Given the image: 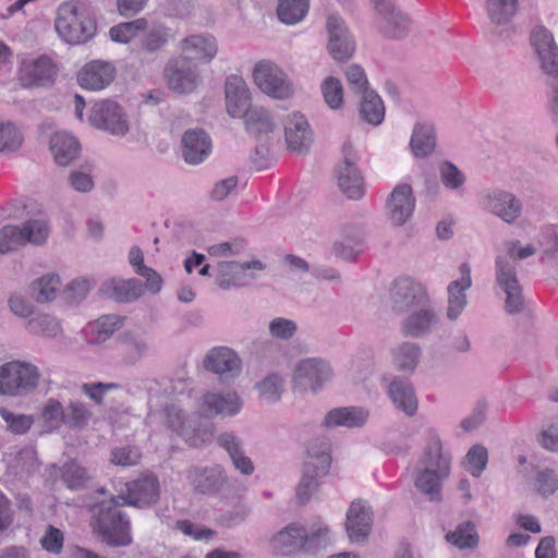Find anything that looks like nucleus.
Listing matches in <instances>:
<instances>
[{
  "label": "nucleus",
  "mask_w": 558,
  "mask_h": 558,
  "mask_svg": "<svg viewBox=\"0 0 558 558\" xmlns=\"http://www.w3.org/2000/svg\"><path fill=\"white\" fill-rule=\"evenodd\" d=\"M125 505V496L120 495L92 507L93 530L109 547H125L133 542L129 515L121 509Z\"/></svg>",
  "instance_id": "f257e3e1"
},
{
  "label": "nucleus",
  "mask_w": 558,
  "mask_h": 558,
  "mask_svg": "<svg viewBox=\"0 0 558 558\" xmlns=\"http://www.w3.org/2000/svg\"><path fill=\"white\" fill-rule=\"evenodd\" d=\"M506 252L496 256V282L506 293L505 310L509 314H519L524 310L522 288L517 276L515 259H525L535 254L536 250L529 244L520 247V241L511 240L505 243Z\"/></svg>",
  "instance_id": "f03ea898"
},
{
  "label": "nucleus",
  "mask_w": 558,
  "mask_h": 558,
  "mask_svg": "<svg viewBox=\"0 0 558 558\" xmlns=\"http://www.w3.org/2000/svg\"><path fill=\"white\" fill-rule=\"evenodd\" d=\"M329 530L319 527L307 531L299 523H290L269 539V547L277 556H294L300 553L316 554L329 543Z\"/></svg>",
  "instance_id": "7ed1b4c3"
},
{
  "label": "nucleus",
  "mask_w": 558,
  "mask_h": 558,
  "mask_svg": "<svg viewBox=\"0 0 558 558\" xmlns=\"http://www.w3.org/2000/svg\"><path fill=\"white\" fill-rule=\"evenodd\" d=\"M54 27L59 36L70 45L85 44L97 31L96 20L88 9L74 2H65L58 8Z\"/></svg>",
  "instance_id": "20e7f679"
},
{
  "label": "nucleus",
  "mask_w": 558,
  "mask_h": 558,
  "mask_svg": "<svg viewBox=\"0 0 558 558\" xmlns=\"http://www.w3.org/2000/svg\"><path fill=\"white\" fill-rule=\"evenodd\" d=\"M40 378L38 368L27 362L12 361L0 366V395L21 397L33 392Z\"/></svg>",
  "instance_id": "39448f33"
},
{
  "label": "nucleus",
  "mask_w": 558,
  "mask_h": 558,
  "mask_svg": "<svg viewBox=\"0 0 558 558\" xmlns=\"http://www.w3.org/2000/svg\"><path fill=\"white\" fill-rule=\"evenodd\" d=\"M163 80L168 88L178 94H190L202 82L196 62L186 54L168 60L163 69Z\"/></svg>",
  "instance_id": "423d86ee"
},
{
  "label": "nucleus",
  "mask_w": 558,
  "mask_h": 558,
  "mask_svg": "<svg viewBox=\"0 0 558 558\" xmlns=\"http://www.w3.org/2000/svg\"><path fill=\"white\" fill-rule=\"evenodd\" d=\"M49 234L48 222L44 219L27 220L22 228L7 225L0 230V253L13 252L27 242L43 244Z\"/></svg>",
  "instance_id": "0eeeda50"
},
{
  "label": "nucleus",
  "mask_w": 558,
  "mask_h": 558,
  "mask_svg": "<svg viewBox=\"0 0 558 558\" xmlns=\"http://www.w3.org/2000/svg\"><path fill=\"white\" fill-rule=\"evenodd\" d=\"M389 302L393 312L402 314L427 305L429 296L421 282L410 277H399L390 286Z\"/></svg>",
  "instance_id": "6e6552de"
},
{
  "label": "nucleus",
  "mask_w": 558,
  "mask_h": 558,
  "mask_svg": "<svg viewBox=\"0 0 558 558\" xmlns=\"http://www.w3.org/2000/svg\"><path fill=\"white\" fill-rule=\"evenodd\" d=\"M253 78L258 88L272 98L287 99L294 93L293 84L287 74L271 61L257 62L253 70Z\"/></svg>",
  "instance_id": "1a4fd4ad"
},
{
  "label": "nucleus",
  "mask_w": 558,
  "mask_h": 558,
  "mask_svg": "<svg viewBox=\"0 0 558 558\" xmlns=\"http://www.w3.org/2000/svg\"><path fill=\"white\" fill-rule=\"evenodd\" d=\"M342 156L336 171L339 189L348 198L360 199L365 192L364 178L356 166L357 153L350 142L343 144Z\"/></svg>",
  "instance_id": "9d476101"
},
{
  "label": "nucleus",
  "mask_w": 558,
  "mask_h": 558,
  "mask_svg": "<svg viewBox=\"0 0 558 558\" xmlns=\"http://www.w3.org/2000/svg\"><path fill=\"white\" fill-rule=\"evenodd\" d=\"M375 13L380 17L379 33L389 39H402L410 31V17L389 0H372Z\"/></svg>",
  "instance_id": "9b49d317"
},
{
  "label": "nucleus",
  "mask_w": 558,
  "mask_h": 558,
  "mask_svg": "<svg viewBox=\"0 0 558 558\" xmlns=\"http://www.w3.org/2000/svg\"><path fill=\"white\" fill-rule=\"evenodd\" d=\"M89 122L95 128L113 135H124L129 131V122L123 109L111 99H105L94 105Z\"/></svg>",
  "instance_id": "f8f14e48"
},
{
  "label": "nucleus",
  "mask_w": 558,
  "mask_h": 558,
  "mask_svg": "<svg viewBox=\"0 0 558 558\" xmlns=\"http://www.w3.org/2000/svg\"><path fill=\"white\" fill-rule=\"evenodd\" d=\"M531 44L546 81L558 77V47L553 34L543 26L535 27L531 34Z\"/></svg>",
  "instance_id": "ddd939ff"
},
{
  "label": "nucleus",
  "mask_w": 558,
  "mask_h": 558,
  "mask_svg": "<svg viewBox=\"0 0 558 558\" xmlns=\"http://www.w3.org/2000/svg\"><path fill=\"white\" fill-rule=\"evenodd\" d=\"M328 51L339 62L352 58L355 52V41L345 25V22L337 15H329L327 19Z\"/></svg>",
  "instance_id": "4468645a"
},
{
  "label": "nucleus",
  "mask_w": 558,
  "mask_h": 558,
  "mask_svg": "<svg viewBox=\"0 0 558 558\" xmlns=\"http://www.w3.org/2000/svg\"><path fill=\"white\" fill-rule=\"evenodd\" d=\"M203 366L206 371L217 374L222 381H226L240 375L242 361L232 349L216 347L207 352Z\"/></svg>",
  "instance_id": "2eb2a0df"
},
{
  "label": "nucleus",
  "mask_w": 558,
  "mask_h": 558,
  "mask_svg": "<svg viewBox=\"0 0 558 558\" xmlns=\"http://www.w3.org/2000/svg\"><path fill=\"white\" fill-rule=\"evenodd\" d=\"M373 525V511L363 500L351 502L345 519V530L352 542H363L368 536Z\"/></svg>",
  "instance_id": "dca6fc26"
},
{
  "label": "nucleus",
  "mask_w": 558,
  "mask_h": 558,
  "mask_svg": "<svg viewBox=\"0 0 558 558\" xmlns=\"http://www.w3.org/2000/svg\"><path fill=\"white\" fill-rule=\"evenodd\" d=\"M141 34L138 51L149 56L158 54L175 38V33L165 23L160 21H148L147 19L146 27Z\"/></svg>",
  "instance_id": "f3484780"
},
{
  "label": "nucleus",
  "mask_w": 558,
  "mask_h": 558,
  "mask_svg": "<svg viewBox=\"0 0 558 558\" xmlns=\"http://www.w3.org/2000/svg\"><path fill=\"white\" fill-rule=\"evenodd\" d=\"M116 68L104 60H93L86 63L77 73V82L81 87L88 90L106 88L114 80Z\"/></svg>",
  "instance_id": "a211bd4d"
},
{
  "label": "nucleus",
  "mask_w": 558,
  "mask_h": 558,
  "mask_svg": "<svg viewBox=\"0 0 558 558\" xmlns=\"http://www.w3.org/2000/svg\"><path fill=\"white\" fill-rule=\"evenodd\" d=\"M332 376L330 366L319 359H305L298 363L294 371V383L317 390L324 383Z\"/></svg>",
  "instance_id": "6ab92c4d"
},
{
  "label": "nucleus",
  "mask_w": 558,
  "mask_h": 558,
  "mask_svg": "<svg viewBox=\"0 0 558 558\" xmlns=\"http://www.w3.org/2000/svg\"><path fill=\"white\" fill-rule=\"evenodd\" d=\"M284 137L288 148L298 154H304L313 143V133L305 117L294 112L288 116L284 123Z\"/></svg>",
  "instance_id": "aec40b11"
},
{
  "label": "nucleus",
  "mask_w": 558,
  "mask_h": 558,
  "mask_svg": "<svg viewBox=\"0 0 558 558\" xmlns=\"http://www.w3.org/2000/svg\"><path fill=\"white\" fill-rule=\"evenodd\" d=\"M415 198L409 184H398L387 202L388 217L395 226L404 225L413 214Z\"/></svg>",
  "instance_id": "412c9836"
},
{
  "label": "nucleus",
  "mask_w": 558,
  "mask_h": 558,
  "mask_svg": "<svg viewBox=\"0 0 558 558\" xmlns=\"http://www.w3.org/2000/svg\"><path fill=\"white\" fill-rule=\"evenodd\" d=\"M410 312L401 324V330L408 337L420 338L428 335L439 322L438 314L429 303Z\"/></svg>",
  "instance_id": "4be33fe9"
},
{
  "label": "nucleus",
  "mask_w": 558,
  "mask_h": 558,
  "mask_svg": "<svg viewBox=\"0 0 558 558\" xmlns=\"http://www.w3.org/2000/svg\"><path fill=\"white\" fill-rule=\"evenodd\" d=\"M182 156L185 162L198 165L203 162L211 151V140L202 129H193L184 132L182 136Z\"/></svg>",
  "instance_id": "5701e85b"
},
{
  "label": "nucleus",
  "mask_w": 558,
  "mask_h": 558,
  "mask_svg": "<svg viewBox=\"0 0 558 558\" xmlns=\"http://www.w3.org/2000/svg\"><path fill=\"white\" fill-rule=\"evenodd\" d=\"M159 498V482L154 475H144L128 484L126 505L148 507Z\"/></svg>",
  "instance_id": "b1692460"
},
{
  "label": "nucleus",
  "mask_w": 558,
  "mask_h": 558,
  "mask_svg": "<svg viewBox=\"0 0 558 558\" xmlns=\"http://www.w3.org/2000/svg\"><path fill=\"white\" fill-rule=\"evenodd\" d=\"M461 278L450 282L448 286L447 317L456 320L466 305L465 291L472 286L471 268L468 263L461 264Z\"/></svg>",
  "instance_id": "393cba45"
},
{
  "label": "nucleus",
  "mask_w": 558,
  "mask_h": 558,
  "mask_svg": "<svg viewBox=\"0 0 558 558\" xmlns=\"http://www.w3.org/2000/svg\"><path fill=\"white\" fill-rule=\"evenodd\" d=\"M227 111L231 117H242L252 107L245 81L236 75L229 76L225 85Z\"/></svg>",
  "instance_id": "a878e982"
},
{
  "label": "nucleus",
  "mask_w": 558,
  "mask_h": 558,
  "mask_svg": "<svg viewBox=\"0 0 558 558\" xmlns=\"http://www.w3.org/2000/svg\"><path fill=\"white\" fill-rule=\"evenodd\" d=\"M487 208L506 223H512L521 215L522 203L512 193L499 191L487 196Z\"/></svg>",
  "instance_id": "bb28decb"
},
{
  "label": "nucleus",
  "mask_w": 558,
  "mask_h": 558,
  "mask_svg": "<svg viewBox=\"0 0 558 558\" xmlns=\"http://www.w3.org/2000/svg\"><path fill=\"white\" fill-rule=\"evenodd\" d=\"M186 478L198 494L216 493L225 482L222 470L218 466H192L187 470Z\"/></svg>",
  "instance_id": "cd10ccee"
},
{
  "label": "nucleus",
  "mask_w": 558,
  "mask_h": 558,
  "mask_svg": "<svg viewBox=\"0 0 558 558\" xmlns=\"http://www.w3.org/2000/svg\"><path fill=\"white\" fill-rule=\"evenodd\" d=\"M182 52L190 53L194 60L209 63L218 52L217 40L209 34H196L180 41Z\"/></svg>",
  "instance_id": "c85d7f7f"
},
{
  "label": "nucleus",
  "mask_w": 558,
  "mask_h": 558,
  "mask_svg": "<svg viewBox=\"0 0 558 558\" xmlns=\"http://www.w3.org/2000/svg\"><path fill=\"white\" fill-rule=\"evenodd\" d=\"M418 463L422 469H429L442 476H449L451 457L444 452L442 444L437 435L430 436Z\"/></svg>",
  "instance_id": "c756f323"
},
{
  "label": "nucleus",
  "mask_w": 558,
  "mask_h": 558,
  "mask_svg": "<svg viewBox=\"0 0 558 558\" xmlns=\"http://www.w3.org/2000/svg\"><path fill=\"white\" fill-rule=\"evenodd\" d=\"M50 150L54 161L62 167L72 163L81 153L78 141L66 132H56L50 138Z\"/></svg>",
  "instance_id": "7c9ffc66"
},
{
  "label": "nucleus",
  "mask_w": 558,
  "mask_h": 558,
  "mask_svg": "<svg viewBox=\"0 0 558 558\" xmlns=\"http://www.w3.org/2000/svg\"><path fill=\"white\" fill-rule=\"evenodd\" d=\"M388 395L395 407L408 416H413L417 411V398L412 385L404 379L395 377L388 385Z\"/></svg>",
  "instance_id": "2f4dec72"
},
{
  "label": "nucleus",
  "mask_w": 558,
  "mask_h": 558,
  "mask_svg": "<svg viewBox=\"0 0 558 558\" xmlns=\"http://www.w3.org/2000/svg\"><path fill=\"white\" fill-rule=\"evenodd\" d=\"M203 401L209 415L231 416L236 414L242 407L241 399L235 392H208L203 397Z\"/></svg>",
  "instance_id": "473e14b6"
},
{
  "label": "nucleus",
  "mask_w": 558,
  "mask_h": 558,
  "mask_svg": "<svg viewBox=\"0 0 558 558\" xmlns=\"http://www.w3.org/2000/svg\"><path fill=\"white\" fill-rule=\"evenodd\" d=\"M368 417V412L363 408H337L329 411L324 420L326 427L344 426L348 428L361 427Z\"/></svg>",
  "instance_id": "72a5a7b5"
},
{
  "label": "nucleus",
  "mask_w": 558,
  "mask_h": 558,
  "mask_svg": "<svg viewBox=\"0 0 558 558\" xmlns=\"http://www.w3.org/2000/svg\"><path fill=\"white\" fill-rule=\"evenodd\" d=\"M264 268L265 265L259 260L248 263L221 262L218 264L219 272L223 277H230V279L221 280L219 286L222 288H228L231 283L235 286H244L246 283L245 277H248L250 280L255 278L253 275H246L247 270H263Z\"/></svg>",
  "instance_id": "f704fd0d"
},
{
  "label": "nucleus",
  "mask_w": 558,
  "mask_h": 558,
  "mask_svg": "<svg viewBox=\"0 0 558 558\" xmlns=\"http://www.w3.org/2000/svg\"><path fill=\"white\" fill-rule=\"evenodd\" d=\"M123 361L128 365H134L141 361L148 351V343L142 333L126 330L119 335Z\"/></svg>",
  "instance_id": "c9c22d12"
},
{
  "label": "nucleus",
  "mask_w": 558,
  "mask_h": 558,
  "mask_svg": "<svg viewBox=\"0 0 558 558\" xmlns=\"http://www.w3.org/2000/svg\"><path fill=\"white\" fill-rule=\"evenodd\" d=\"M422 356L421 347L414 342H402L392 351V363L397 371L412 374Z\"/></svg>",
  "instance_id": "e433bc0d"
},
{
  "label": "nucleus",
  "mask_w": 558,
  "mask_h": 558,
  "mask_svg": "<svg viewBox=\"0 0 558 558\" xmlns=\"http://www.w3.org/2000/svg\"><path fill=\"white\" fill-rule=\"evenodd\" d=\"M447 477L429 469H421L417 471L414 485L429 501L438 502L441 500L442 482Z\"/></svg>",
  "instance_id": "4c0bfd02"
},
{
  "label": "nucleus",
  "mask_w": 558,
  "mask_h": 558,
  "mask_svg": "<svg viewBox=\"0 0 558 558\" xmlns=\"http://www.w3.org/2000/svg\"><path fill=\"white\" fill-rule=\"evenodd\" d=\"M361 118L372 125H379L385 117V106L379 95L368 89L361 94L360 100Z\"/></svg>",
  "instance_id": "58836bf2"
},
{
  "label": "nucleus",
  "mask_w": 558,
  "mask_h": 558,
  "mask_svg": "<svg viewBox=\"0 0 558 558\" xmlns=\"http://www.w3.org/2000/svg\"><path fill=\"white\" fill-rule=\"evenodd\" d=\"M412 153L415 157H426L436 146V137L433 125L418 123L414 126L410 141Z\"/></svg>",
  "instance_id": "ea45409f"
},
{
  "label": "nucleus",
  "mask_w": 558,
  "mask_h": 558,
  "mask_svg": "<svg viewBox=\"0 0 558 558\" xmlns=\"http://www.w3.org/2000/svg\"><path fill=\"white\" fill-rule=\"evenodd\" d=\"M60 476L66 487L73 490L85 488L93 478L90 471L75 460H70L61 466Z\"/></svg>",
  "instance_id": "a19ab883"
},
{
  "label": "nucleus",
  "mask_w": 558,
  "mask_h": 558,
  "mask_svg": "<svg viewBox=\"0 0 558 558\" xmlns=\"http://www.w3.org/2000/svg\"><path fill=\"white\" fill-rule=\"evenodd\" d=\"M330 444L325 438L312 440L307 446V460L304 464H312L318 474H327L330 468Z\"/></svg>",
  "instance_id": "79ce46f5"
},
{
  "label": "nucleus",
  "mask_w": 558,
  "mask_h": 558,
  "mask_svg": "<svg viewBox=\"0 0 558 558\" xmlns=\"http://www.w3.org/2000/svg\"><path fill=\"white\" fill-rule=\"evenodd\" d=\"M246 128L256 134H268L274 131L275 123L269 113L257 106L250 107L243 114Z\"/></svg>",
  "instance_id": "37998d69"
},
{
  "label": "nucleus",
  "mask_w": 558,
  "mask_h": 558,
  "mask_svg": "<svg viewBox=\"0 0 558 558\" xmlns=\"http://www.w3.org/2000/svg\"><path fill=\"white\" fill-rule=\"evenodd\" d=\"M518 0H486L488 19L495 25H505L518 11Z\"/></svg>",
  "instance_id": "c03bdc74"
},
{
  "label": "nucleus",
  "mask_w": 558,
  "mask_h": 558,
  "mask_svg": "<svg viewBox=\"0 0 558 558\" xmlns=\"http://www.w3.org/2000/svg\"><path fill=\"white\" fill-rule=\"evenodd\" d=\"M29 85H45L56 74V68L50 58L41 56L25 68Z\"/></svg>",
  "instance_id": "a18cd8bd"
},
{
  "label": "nucleus",
  "mask_w": 558,
  "mask_h": 558,
  "mask_svg": "<svg viewBox=\"0 0 558 558\" xmlns=\"http://www.w3.org/2000/svg\"><path fill=\"white\" fill-rule=\"evenodd\" d=\"M446 541L460 549L475 548L478 544L475 524L471 521L460 523L454 531L446 534Z\"/></svg>",
  "instance_id": "49530a36"
},
{
  "label": "nucleus",
  "mask_w": 558,
  "mask_h": 558,
  "mask_svg": "<svg viewBox=\"0 0 558 558\" xmlns=\"http://www.w3.org/2000/svg\"><path fill=\"white\" fill-rule=\"evenodd\" d=\"M92 416L93 413L82 401L72 400L64 407V425L70 429H84Z\"/></svg>",
  "instance_id": "de8ad7c7"
},
{
  "label": "nucleus",
  "mask_w": 558,
  "mask_h": 558,
  "mask_svg": "<svg viewBox=\"0 0 558 558\" xmlns=\"http://www.w3.org/2000/svg\"><path fill=\"white\" fill-rule=\"evenodd\" d=\"M326 474H318V470L312 464H304L300 483L296 486V499L300 504H305L311 496L318 489L319 480Z\"/></svg>",
  "instance_id": "09e8293b"
},
{
  "label": "nucleus",
  "mask_w": 558,
  "mask_h": 558,
  "mask_svg": "<svg viewBox=\"0 0 558 558\" xmlns=\"http://www.w3.org/2000/svg\"><path fill=\"white\" fill-rule=\"evenodd\" d=\"M308 11V0H278L277 15L284 24H295Z\"/></svg>",
  "instance_id": "8fccbe9b"
},
{
  "label": "nucleus",
  "mask_w": 558,
  "mask_h": 558,
  "mask_svg": "<svg viewBox=\"0 0 558 558\" xmlns=\"http://www.w3.org/2000/svg\"><path fill=\"white\" fill-rule=\"evenodd\" d=\"M110 287L112 291L109 296L123 303L138 299L144 292L143 284L138 279L112 280Z\"/></svg>",
  "instance_id": "3c124183"
},
{
  "label": "nucleus",
  "mask_w": 558,
  "mask_h": 558,
  "mask_svg": "<svg viewBox=\"0 0 558 558\" xmlns=\"http://www.w3.org/2000/svg\"><path fill=\"white\" fill-rule=\"evenodd\" d=\"M146 27V19L138 17L130 22L119 23L109 29L111 40L119 44H129Z\"/></svg>",
  "instance_id": "603ef678"
},
{
  "label": "nucleus",
  "mask_w": 558,
  "mask_h": 558,
  "mask_svg": "<svg viewBox=\"0 0 558 558\" xmlns=\"http://www.w3.org/2000/svg\"><path fill=\"white\" fill-rule=\"evenodd\" d=\"M60 286V278L57 275H48L39 278L32 284L33 298L38 303L52 301Z\"/></svg>",
  "instance_id": "864d4df0"
},
{
  "label": "nucleus",
  "mask_w": 558,
  "mask_h": 558,
  "mask_svg": "<svg viewBox=\"0 0 558 558\" xmlns=\"http://www.w3.org/2000/svg\"><path fill=\"white\" fill-rule=\"evenodd\" d=\"M320 90L326 105L331 110H339L343 106V86L339 78L333 76L326 77L322 85Z\"/></svg>",
  "instance_id": "5fc2aeb1"
},
{
  "label": "nucleus",
  "mask_w": 558,
  "mask_h": 558,
  "mask_svg": "<svg viewBox=\"0 0 558 558\" xmlns=\"http://www.w3.org/2000/svg\"><path fill=\"white\" fill-rule=\"evenodd\" d=\"M23 142V136L14 123L0 120V153L16 151Z\"/></svg>",
  "instance_id": "6e6d98bb"
},
{
  "label": "nucleus",
  "mask_w": 558,
  "mask_h": 558,
  "mask_svg": "<svg viewBox=\"0 0 558 558\" xmlns=\"http://www.w3.org/2000/svg\"><path fill=\"white\" fill-rule=\"evenodd\" d=\"M487 462L488 451L482 445L472 446L464 458L466 471L476 477L486 469Z\"/></svg>",
  "instance_id": "4d7b16f0"
},
{
  "label": "nucleus",
  "mask_w": 558,
  "mask_h": 558,
  "mask_svg": "<svg viewBox=\"0 0 558 558\" xmlns=\"http://www.w3.org/2000/svg\"><path fill=\"white\" fill-rule=\"evenodd\" d=\"M41 417L49 432L57 430L64 425V407L57 399H49L41 411Z\"/></svg>",
  "instance_id": "13d9d810"
},
{
  "label": "nucleus",
  "mask_w": 558,
  "mask_h": 558,
  "mask_svg": "<svg viewBox=\"0 0 558 558\" xmlns=\"http://www.w3.org/2000/svg\"><path fill=\"white\" fill-rule=\"evenodd\" d=\"M123 318L117 315H105L101 316L93 326V332L95 333L94 341L101 343L106 341L121 325Z\"/></svg>",
  "instance_id": "bf43d9fd"
},
{
  "label": "nucleus",
  "mask_w": 558,
  "mask_h": 558,
  "mask_svg": "<svg viewBox=\"0 0 558 558\" xmlns=\"http://www.w3.org/2000/svg\"><path fill=\"white\" fill-rule=\"evenodd\" d=\"M439 177L442 184L453 191H459L465 183V175L452 162L444 161L439 165Z\"/></svg>",
  "instance_id": "052dcab7"
},
{
  "label": "nucleus",
  "mask_w": 558,
  "mask_h": 558,
  "mask_svg": "<svg viewBox=\"0 0 558 558\" xmlns=\"http://www.w3.org/2000/svg\"><path fill=\"white\" fill-rule=\"evenodd\" d=\"M27 329L35 335L54 337L60 330L58 322L47 314H39L27 322Z\"/></svg>",
  "instance_id": "680f3d73"
},
{
  "label": "nucleus",
  "mask_w": 558,
  "mask_h": 558,
  "mask_svg": "<svg viewBox=\"0 0 558 558\" xmlns=\"http://www.w3.org/2000/svg\"><path fill=\"white\" fill-rule=\"evenodd\" d=\"M282 386L283 379L278 374H270L256 385L260 397L270 402L280 399L283 391Z\"/></svg>",
  "instance_id": "e2e57ef3"
},
{
  "label": "nucleus",
  "mask_w": 558,
  "mask_h": 558,
  "mask_svg": "<svg viewBox=\"0 0 558 558\" xmlns=\"http://www.w3.org/2000/svg\"><path fill=\"white\" fill-rule=\"evenodd\" d=\"M165 411L169 426L172 429L180 432L184 437H186V440L191 446L199 447L205 442V439L199 437L198 435L187 437L184 430V413L181 410L177 409L173 405H170L167 407Z\"/></svg>",
  "instance_id": "0e129e2a"
},
{
  "label": "nucleus",
  "mask_w": 558,
  "mask_h": 558,
  "mask_svg": "<svg viewBox=\"0 0 558 558\" xmlns=\"http://www.w3.org/2000/svg\"><path fill=\"white\" fill-rule=\"evenodd\" d=\"M0 415L5 421L7 427L14 434H25L34 423L31 415L14 414L5 408H0Z\"/></svg>",
  "instance_id": "69168bd1"
},
{
  "label": "nucleus",
  "mask_w": 558,
  "mask_h": 558,
  "mask_svg": "<svg viewBox=\"0 0 558 558\" xmlns=\"http://www.w3.org/2000/svg\"><path fill=\"white\" fill-rule=\"evenodd\" d=\"M535 488L539 495L547 498L558 489V477L550 469H544L536 474Z\"/></svg>",
  "instance_id": "338daca9"
},
{
  "label": "nucleus",
  "mask_w": 558,
  "mask_h": 558,
  "mask_svg": "<svg viewBox=\"0 0 558 558\" xmlns=\"http://www.w3.org/2000/svg\"><path fill=\"white\" fill-rule=\"evenodd\" d=\"M345 78L351 89L359 95L369 89L366 73L359 64L353 63L345 69Z\"/></svg>",
  "instance_id": "774afa93"
}]
</instances>
